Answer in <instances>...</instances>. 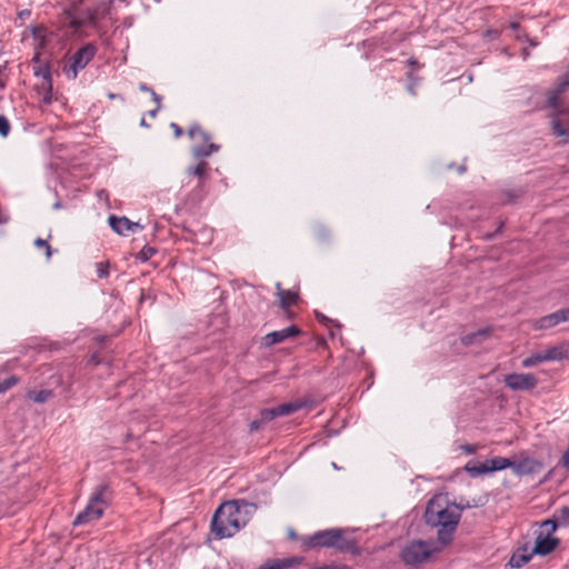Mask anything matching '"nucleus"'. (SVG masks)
<instances>
[{"instance_id": "nucleus-38", "label": "nucleus", "mask_w": 569, "mask_h": 569, "mask_svg": "<svg viewBox=\"0 0 569 569\" xmlns=\"http://www.w3.org/2000/svg\"><path fill=\"white\" fill-rule=\"evenodd\" d=\"M152 100L156 102V107L161 108V97L154 91H151Z\"/></svg>"}, {"instance_id": "nucleus-25", "label": "nucleus", "mask_w": 569, "mask_h": 569, "mask_svg": "<svg viewBox=\"0 0 569 569\" xmlns=\"http://www.w3.org/2000/svg\"><path fill=\"white\" fill-rule=\"evenodd\" d=\"M189 137L194 140L196 143L204 142L207 143L210 140V136L200 126L194 124L188 131Z\"/></svg>"}, {"instance_id": "nucleus-12", "label": "nucleus", "mask_w": 569, "mask_h": 569, "mask_svg": "<svg viewBox=\"0 0 569 569\" xmlns=\"http://www.w3.org/2000/svg\"><path fill=\"white\" fill-rule=\"evenodd\" d=\"M109 224L114 232L121 236H124L128 232H134L137 229H143V227L140 226L138 222H132L127 217L110 216Z\"/></svg>"}, {"instance_id": "nucleus-35", "label": "nucleus", "mask_w": 569, "mask_h": 569, "mask_svg": "<svg viewBox=\"0 0 569 569\" xmlns=\"http://www.w3.org/2000/svg\"><path fill=\"white\" fill-rule=\"evenodd\" d=\"M1 383L3 385V388H4V390L7 391V390H9L11 387H13L14 385H17V383H18V378H17V377H14V376H12V377H10V378L6 379V380H4L3 382H1Z\"/></svg>"}, {"instance_id": "nucleus-37", "label": "nucleus", "mask_w": 569, "mask_h": 569, "mask_svg": "<svg viewBox=\"0 0 569 569\" xmlns=\"http://www.w3.org/2000/svg\"><path fill=\"white\" fill-rule=\"evenodd\" d=\"M461 450L467 455H472L476 452L477 447L473 445H463L460 447Z\"/></svg>"}, {"instance_id": "nucleus-34", "label": "nucleus", "mask_w": 569, "mask_h": 569, "mask_svg": "<svg viewBox=\"0 0 569 569\" xmlns=\"http://www.w3.org/2000/svg\"><path fill=\"white\" fill-rule=\"evenodd\" d=\"M34 246L38 248H44L46 249V256L49 259L52 254L51 247L49 246L47 240H43L41 238H37L34 240Z\"/></svg>"}, {"instance_id": "nucleus-1", "label": "nucleus", "mask_w": 569, "mask_h": 569, "mask_svg": "<svg viewBox=\"0 0 569 569\" xmlns=\"http://www.w3.org/2000/svg\"><path fill=\"white\" fill-rule=\"evenodd\" d=\"M257 510V505L246 500L223 502L213 513L211 531L217 539L230 538L243 528Z\"/></svg>"}, {"instance_id": "nucleus-18", "label": "nucleus", "mask_w": 569, "mask_h": 569, "mask_svg": "<svg viewBox=\"0 0 569 569\" xmlns=\"http://www.w3.org/2000/svg\"><path fill=\"white\" fill-rule=\"evenodd\" d=\"M569 87V77L565 76L560 79L557 87L549 91L548 93V104L551 109H557V104H559V97Z\"/></svg>"}, {"instance_id": "nucleus-9", "label": "nucleus", "mask_w": 569, "mask_h": 569, "mask_svg": "<svg viewBox=\"0 0 569 569\" xmlns=\"http://www.w3.org/2000/svg\"><path fill=\"white\" fill-rule=\"evenodd\" d=\"M503 382L513 391H528L536 388L538 380L532 373H510L505 376Z\"/></svg>"}, {"instance_id": "nucleus-43", "label": "nucleus", "mask_w": 569, "mask_h": 569, "mask_svg": "<svg viewBox=\"0 0 569 569\" xmlns=\"http://www.w3.org/2000/svg\"><path fill=\"white\" fill-rule=\"evenodd\" d=\"M159 110H160V108L156 107L153 110H150V111H149V116H150V117H152V118H153V117H156V114H157V112H158Z\"/></svg>"}, {"instance_id": "nucleus-27", "label": "nucleus", "mask_w": 569, "mask_h": 569, "mask_svg": "<svg viewBox=\"0 0 569 569\" xmlns=\"http://www.w3.org/2000/svg\"><path fill=\"white\" fill-rule=\"evenodd\" d=\"M542 362H545L543 353H542V351H539V352H535L531 356L525 358L521 361V366L523 368H531V367H535V366H537L539 363H542Z\"/></svg>"}, {"instance_id": "nucleus-44", "label": "nucleus", "mask_w": 569, "mask_h": 569, "mask_svg": "<svg viewBox=\"0 0 569 569\" xmlns=\"http://www.w3.org/2000/svg\"><path fill=\"white\" fill-rule=\"evenodd\" d=\"M29 14H30V12H29L28 10H23V11H21V12L19 13V17H20V18H23V17L29 16Z\"/></svg>"}, {"instance_id": "nucleus-17", "label": "nucleus", "mask_w": 569, "mask_h": 569, "mask_svg": "<svg viewBox=\"0 0 569 569\" xmlns=\"http://www.w3.org/2000/svg\"><path fill=\"white\" fill-rule=\"evenodd\" d=\"M111 500V490L108 485H99L92 493L90 501L106 509Z\"/></svg>"}, {"instance_id": "nucleus-6", "label": "nucleus", "mask_w": 569, "mask_h": 569, "mask_svg": "<svg viewBox=\"0 0 569 569\" xmlns=\"http://www.w3.org/2000/svg\"><path fill=\"white\" fill-rule=\"evenodd\" d=\"M541 529L542 530L536 538L531 553L547 556L552 552L559 543V539L551 536L557 529V522L553 519L545 520L541 523Z\"/></svg>"}, {"instance_id": "nucleus-24", "label": "nucleus", "mask_w": 569, "mask_h": 569, "mask_svg": "<svg viewBox=\"0 0 569 569\" xmlns=\"http://www.w3.org/2000/svg\"><path fill=\"white\" fill-rule=\"evenodd\" d=\"M278 298L280 307L287 310L291 306L296 305L298 293L291 290H280V292H278Z\"/></svg>"}, {"instance_id": "nucleus-7", "label": "nucleus", "mask_w": 569, "mask_h": 569, "mask_svg": "<svg viewBox=\"0 0 569 569\" xmlns=\"http://www.w3.org/2000/svg\"><path fill=\"white\" fill-rule=\"evenodd\" d=\"M96 52L97 48L92 43H88L77 50L69 59V63L64 67V72L68 78L76 79L78 72L86 68V66L93 59Z\"/></svg>"}, {"instance_id": "nucleus-45", "label": "nucleus", "mask_w": 569, "mask_h": 569, "mask_svg": "<svg viewBox=\"0 0 569 569\" xmlns=\"http://www.w3.org/2000/svg\"><path fill=\"white\" fill-rule=\"evenodd\" d=\"M104 196H107V191H106V190H100V191L98 192V197H99V198H102V197H104Z\"/></svg>"}, {"instance_id": "nucleus-15", "label": "nucleus", "mask_w": 569, "mask_h": 569, "mask_svg": "<svg viewBox=\"0 0 569 569\" xmlns=\"http://www.w3.org/2000/svg\"><path fill=\"white\" fill-rule=\"evenodd\" d=\"M491 333H492V328L485 327L475 332H470V333L462 336L461 343L463 346L480 345L483 341L488 340L491 337Z\"/></svg>"}, {"instance_id": "nucleus-26", "label": "nucleus", "mask_w": 569, "mask_h": 569, "mask_svg": "<svg viewBox=\"0 0 569 569\" xmlns=\"http://www.w3.org/2000/svg\"><path fill=\"white\" fill-rule=\"evenodd\" d=\"M28 397L34 402L44 403L53 397V392L51 390L30 391Z\"/></svg>"}, {"instance_id": "nucleus-3", "label": "nucleus", "mask_w": 569, "mask_h": 569, "mask_svg": "<svg viewBox=\"0 0 569 569\" xmlns=\"http://www.w3.org/2000/svg\"><path fill=\"white\" fill-rule=\"evenodd\" d=\"M442 548L432 540L412 539L400 548L399 559L409 569H420Z\"/></svg>"}, {"instance_id": "nucleus-46", "label": "nucleus", "mask_w": 569, "mask_h": 569, "mask_svg": "<svg viewBox=\"0 0 569 569\" xmlns=\"http://www.w3.org/2000/svg\"><path fill=\"white\" fill-rule=\"evenodd\" d=\"M276 289H277V293H278V292H280V290H283V289L281 288V283H280V282H277V283H276Z\"/></svg>"}, {"instance_id": "nucleus-8", "label": "nucleus", "mask_w": 569, "mask_h": 569, "mask_svg": "<svg viewBox=\"0 0 569 569\" xmlns=\"http://www.w3.org/2000/svg\"><path fill=\"white\" fill-rule=\"evenodd\" d=\"M511 466L512 462L509 459L503 457H495L483 463H476L473 461H469L465 466V469L470 476L477 477L488 472L503 470Z\"/></svg>"}, {"instance_id": "nucleus-22", "label": "nucleus", "mask_w": 569, "mask_h": 569, "mask_svg": "<svg viewBox=\"0 0 569 569\" xmlns=\"http://www.w3.org/2000/svg\"><path fill=\"white\" fill-rule=\"evenodd\" d=\"M511 467H513V470L518 475H529L533 473L538 469L539 465L533 459L526 458L516 465L512 463Z\"/></svg>"}, {"instance_id": "nucleus-19", "label": "nucleus", "mask_w": 569, "mask_h": 569, "mask_svg": "<svg viewBox=\"0 0 569 569\" xmlns=\"http://www.w3.org/2000/svg\"><path fill=\"white\" fill-rule=\"evenodd\" d=\"M545 362L561 361L568 358V349L565 345L551 346L542 351Z\"/></svg>"}, {"instance_id": "nucleus-14", "label": "nucleus", "mask_w": 569, "mask_h": 569, "mask_svg": "<svg viewBox=\"0 0 569 569\" xmlns=\"http://www.w3.org/2000/svg\"><path fill=\"white\" fill-rule=\"evenodd\" d=\"M104 509L89 501L88 506L73 520V526H81L102 517Z\"/></svg>"}, {"instance_id": "nucleus-32", "label": "nucleus", "mask_w": 569, "mask_h": 569, "mask_svg": "<svg viewBox=\"0 0 569 569\" xmlns=\"http://www.w3.org/2000/svg\"><path fill=\"white\" fill-rule=\"evenodd\" d=\"M34 74L37 77H41L43 80H50L51 79V73H50V69L49 67L46 64V66H40L38 69L34 70Z\"/></svg>"}, {"instance_id": "nucleus-47", "label": "nucleus", "mask_w": 569, "mask_h": 569, "mask_svg": "<svg viewBox=\"0 0 569 569\" xmlns=\"http://www.w3.org/2000/svg\"><path fill=\"white\" fill-rule=\"evenodd\" d=\"M522 56H523V58H527L529 56V51L527 49H523Z\"/></svg>"}, {"instance_id": "nucleus-11", "label": "nucleus", "mask_w": 569, "mask_h": 569, "mask_svg": "<svg viewBox=\"0 0 569 569\" xmlns=\"http://www.w3.org/2000/svg\"><path fill=\"white\" fill-rule=\"evenodd\" d=\"M298 335H300V329L297 326L292 325L281 330L267 333L263 337V343L267 347H271Z\"/></svg>"}, {"instance_id": "nucleus-30", "label": "nucleus", "mask_w": 569, "mask_h": 569, "mask_svg": "<svg viewBox=\"0 0 569 569\" xmlns=\"http://www.w3.org/2000/svg\"><path fill=\"white\" fill-rule=\"evenodd\" d=\"M555 521L557 522V525L559 523L561 526H569V507H561L557 511V520Z\"/></svg>"}, {"instance_id": "nucleus-13", "label": "nucleus", "mask_w": 569, "mask_h": 569, "mask_svg": "<svg viewBox=\"0 0 569 569\" xmlns=\"http://www.w3.org/2000/svg\"><path fill=\"white\" fill-rule=\"evenodd\" d=\"M300 408L297 403H282L273 408L261 410L262 421H271L277 417L288 416Z\"/></svg>"}, {"instance_id": "nucleus-29", "label": "nucleus", "mask_w": 569, "mask_h": 569, "mask_svg": "<svg viewBox=\"0 0 569 569\" xmlns=\"http://www.w3.org/2000/svg\"><path fill=\"white\" fill-rule=\"evenodd\" d=\"M290 565H291V560H289V559L273 560V561L268 562L264 566L260 567L259 569H284V568H288Z\"/></svg>"}, {"instance_id": "nucleus-33", "label": "nucleus", "mask_w": 569, "mask_h": 569, "mask_svg": "<svg viewBox=\"0 0 569 569\" xmlns=\"http://www.w3.org/2000/svg\"><path fill=\"white\" fill-rule=\"evenodd\" d=\"M156 253V250L149 246H144L141 251L139 252V259L142 261L149 260L153 254Z\"/></svg>"}, {"instance_id": "nucleus-5", "label": "nucleus", "mask_w": 569, "mask_h": 569, "mask_svg": "<svg viewBox=\"0 0 569 569\" xmlns=\"http://www.w3.org/2000/svg\"><path fill=\"white\" fill-rule=\"evenodd\" d=\"M113 0H97L93 8L72 9L69 16V23L73 29L84 26H94L100 18L108 14Z\"/></svg>"}, {"instance_id": "nucleus-48", "label": "nucleus", "mask_w": 569, "mask_h": 569, "mask_svg": "<svg viewBox=\"0 0 569 569\" xmlns=\"http://www.w3.org/2000/svg\"><path fill=\"white\" fill-rule=\"evenodd\" d=\"M140 124L143 126V127H147V123H146L144 119H141Z\"/></svg>"}, {"instance_id": "nucleus-21", "label": "nucleus", "mask_w": 569, "mask_h": 569, "mask_svg": "<svg viewBox=\"0 0 569 569\" xmlns=\"http://www.w3.org/2000/svg\"><path fill=\"white\" fill-rule=\"evenodd\" d=\"M31 32H32V36H33V39H34V47L37 49L34 56H33V61L38 62L39 59H40V49L44 47V43H46V30L43 28H40V27H33L31 29Z\"/></svg>"}, {"instance_id": "nucleus-4", "label": "nucleus", "mask_w": 569, "mask_h": 569, "mask_svg": "<svg viewBox=\"0 0 569 569\" xmlns=\"http://www.w3.org/2000/svg\"><path fill=\"white\" fill-rule=\"evenodd\" d=\"M343 533L345 531L340 528L317 531L309 537L308 546L311 548H335L341 552L360 556L361 549L357 546L356 540L346 538Z\"/></svg>"}, {"instance_id": "nucleus-40", "label": "nucleus", "mask_w": 569, "mask_h": 569, "mask_svg": "<svg viewBox=\"0 0 569 569\" xmlns=\"http://www.w3.org/2000/svg\"><path fill=\"white\" fill-rule=\"evenodd\" d=\"M98 276L100 278H104L108 276V271H107V268L103 267L102 264L99 266V269H98Z\"/></svg>"}, {"instance_id": "nucleus-36", "label": "nucleus", "mask_w": 569, "mask_h": 569, "mask_svg": "<svg viewBox=\"0 0 569 569\" xmlns=\"http://www.w3.org/2000/svg\"><path fill=\"white\" fill-rule=\"evenodd\" d=\"M264 422L266 421H262V417L260 416L259 420H253V421L250 422V425H249L250 431L253 432V431L259 430L261 425L264 423Z\"/></svg>"}, {"instance_id": "nucleus-41", "label": "nucleus", "mask_w": 569, "mask_h": 569, "mask_svg": "<svg viewBox=\"0 0 569 569\" xmlns=\"http://www.w3.org/2000/svg\"><path fill=\"white\" fill-rule=\"evenodd\" d=\"M139 90L140 91H143V92H149L151 94V91H153V89H151L148 84L146 83H140L139 84Z\"/></svg>"}, {"instance_id": "nucleus-16", "label": "nucleus", "mask_w": 569, "mask_h": 569, "mask_svg": "<svg viewBox=\"0 0 569 569\" xmlns=\"http://www.w3.org/2000/svg\"><path fill=\"white\" fill-rule=\"evenodd\" d=\"M561 322H565V320H563L562 311H561V309H559L552 313H549V315L543 316V317L539 318L538 320H536L533 323V329H536V330L549 329V328H552Z\"/></svg>"}, {"instance_id": "nucleus-31", "label": "nucleus", "mask_w": 569, "mask_h": 569, "mask_svg": "<svg viewBox=\"0 0 569 569\" xmlns=\"http://www.w3.org/2000/svg\"><path fill=\"white\" fill-rule=\"evenodd\" d=\"M11 126L7 117L0 114V136L7 138L10 133Z\"/></svg>"}, {"instance_id": "nucleus-39", "label": "nucleus", "mask_w": 569, "mask_h": 569, "mask_svg": "<svg viewBox=\"0 0 569 569\" xmlns=\"http://www.w3.org/2000/svg\"><path fill=\"white\" fill-rule=\"evenodd\" d=\"M171 128H172V129H173V131H174V136H176V138L181 137V134H182V129H181L177 123H171Z\"/></svg>"}, {"instance_id": "nucleus-49", "label": "nucleus", "mask_w": 569, "mask_h": 569, "mask_svg": "<svg viewBox=\"0 0 569 569\" xmlns=\"http://www.w3.org/2000/svg\"><path fill=\"white\" fill-rule=\"evenodd\" d=\"M4 391H6V390H4V388H3V385H2V383H0V393H2V392H4Z\"/></svg>"}, {"instance_id": "nucleus-10", "label": "nucleus", "mask_w": 569, "mask_h": 569, "mask_svg": "<svg viewBox=\"0 0 569 569\" xmlns=\"http://www.w3.org/2000/svg\"><path fill=\"white\" fill-rule=\"evenodd\" d=\"M551 129L557 137H569V106L561 107L557 104V109H552Z\"/></svg>"}, {"instance_id": "nucleus-42", "label": "nucleus", "mask_w": 569, "mask_h": 569, "mask_svg": "<svg viewBox=\"0 0 569 569\" xmlns=\"http://www.w3.org/2000/svg\"><path fill=\"white\" fill-rule=\"evenodd\" d=\"M565 322L569 321V307L561 309Z\"/></svg>"}, {"instance_id": "nucleus-28", "label": "nucleus", "mask_w": 569, "mask_h": 569, "mask_svg": "<svg viewBox=\"0 0 569 569\" xmlns=\"http://www.w3.org/2000/svg\"><path fill=\"white\" fill-rule=\"evenodd\" d=\"M208 170V163L206 161H201L199 164L194 167H189L187 169V173L190 176L199 177L200 179L206 174Z\"/></svg>"}, {"instance_id": "nucleus-23", "label": "nucleus", "mask_w": 569, "mask_h": 569, "mask_svg": "<svg viewBox=\"0 0 569 569\" xmlns=\"http://www.w3.org/2000/svg\"><path fill=\"white\" fill-rule=\"evenodd\" d=\"M533 553H531V550L528 551L527 548H525L523 550H518L511 556L509 565L512 568H520L523 565H526L531 559Z\"/></svg>"}, {"instance_id": "nucleus-20", "label": "nucleus", "mask_w": 569, "mask_h": 569, "mask_svg": "<svg viewBox=\"0 0 569 569\" xmlns=\"http://www.w3.org/2000/svg\"><path fill=\"white\" fill-rule=\"evenodd\" d=\"M219 150V146L211 142H198L192 147V153L197 158H204L211 156Z\"/></svg>"}, {"instance_id": "nucleus-2", "label": "nucleus", "mask_w": 569, "mask_h": 569, "mask_svg": "<svg viewBox=\"0 0 569 569\" xmlns=\"http://www.w3.org/2000/svg\"><path fill=\"white\" fill-rule=\"evenodd\" d=\"M426 523L439 528L437 540L441 547L451 543L453 533L460 520V511L456 506H450L442 498L431 499L425 511Z\"/></svg>"}]
</instances>
